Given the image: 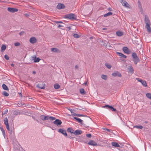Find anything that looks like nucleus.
I'll return each mask as SVG.
<instances>
[{"instance_id":"nucleus-28","label":"nucleus","mask_w":151,"mask_h":151,"mask_svg":"<svg viewBox=\"0 0 151 151\" xmlns=\"http://www.w3.org/2000/svg\"><path fill=\"white\" fill-rule=\"evenodd\" d=\"M112 14V13L111 12H109L105 14L104 15V17H106L110 15H111Z\"/></svg>"},{"instance_id":"nucleus-38","label":"nucleus","mask_w":151,"mask_h":151,"mask_svg":"<svg viewBox=\"0 0 151 151\" xmlns=\"http://www.w3.org/2000/svg\"><path fill=\"white\" fill-rule=\"evenodd\" d=\"M40 60V59L39 58H36L35 60L34 61V63H37L39 62Z\"/></svg>"},{"instance_id":"nucleus-9","label":"nucleus","mask_w":151,"mask_h":151,"mask_svg":"<svg viewBox=\"0 0 151 151\" xmlns=\"http://www.w3.org/2000/svg\"><path fill=\"white\" fill-rule=\"evenodd\" d=\"M58 132L63 134L65 137L67 136V134L65 130L61 128L58 129Z\"/></svg>"},{"instance_id":"nucleus-32","label":"nucleus","mask_w":151,"mask_h":151,"mask_svg":"<svg viewBox=\"0 0 151 151\" xmlns=\"http://www.w3.org/2000/svg\"><path fill=\"white\" fill-rule=\"evenodd\" d=\"M60 86L58 84H55L54 85V88L55 89H58L59 88H60Z\"/></svg>"},{"instance_id":"nucleus-1","label":"nucleus","mask_w":151,"mask_h":151,"mask_svg":"<svg viewBox=\"0 0 151 151\" xmlns=\"http://www.w3.org/2000/svg\"><path fill=\"white\" fill-rule=\"evenodd\" d=\"M145 22L146 24L145 28L147 29L148 32H151V28L150 27V22L148 17L146 16H145Z\"/></svg>"},{"instance_id":"nucleus-30","label":"nucleus","mask_w":151,"mask_h":151,"mask_svg":"<svg viewBox=\"0 0 151 151\" xmlns=\"http://www.w3.org/2000/svg\"><path fill=\"white\" fill-rule=\"evenodd\" d=\"M101 78L104 80H106L107 79V77L106 75H102L101 76Z\"/></svg>"},{"instance_id":"nucleus-13","label":"nucleus","mask_w":151,"mask_h":151,"mask_svg":"<svg viewBox=\"0 0 151 151\" xmlns=\"http://www.w3.org/2000/svg\"><path fill=\"white\" fill-rule=\"evenodd\" d=\"M112 75L114 77L117 76L118 77H120L122 76L121 74L118 71H116L115 72L113 73L112 74Z\"/></svg>"},{"instance_id":"nucleus-31","label":"nucleus","mask_w":151,"mask_h":151,"mask_svg":"<svg viewBox=\"0 0 151 151\" xmlns=\"http://www.w3.org/2000/svg\"><path fill=\"white\" fill-rule=\"evenodd\" d=\"M134 127L138 129H142L143 128V127L141 125H139V126H134Z\"/></svg>"},{"instance_id":"nucleus-58","label":"nucleus","mask_w":151,"mask_h":151,"mask_svg":"<svg viewBox=\"0 0 151 151\" xmlns=\"http://www.w3.org/2000/svg\"><path fill=\"white\" fill-rule=\"evenodd\" d=\"M68 29H69V30L71 29V28H70V27H67Z\"/></svg>"},{"instance_id":"nucleus-49","label":"nucleus","mask_w":151,"mask_h":151,"mask_svg":"<svg viewBox=\"0 0 151 151\" xmlns=\"http://www.w3.org/2000/svg\"><path fill=\"white\" fill-rule=\"evenodd\" d=\"M103 129L108 132H109L110 131V129L107 128H103Z\"/></svg>"},{"instance_id":"nucleus-17","label":"nucleus","mask_w":151,"mask_h":151,"mask_svg":"<svg viewBox=\"0 0 151 151\" xmlns=\"http://www.w3.org/2000/svg\"><path fill=\"white\" fill-rule=\"evenodd\" d=\"M51 51L52 52L59 53L60 52V50L56 48H51Z\"/></svg>"},{"instance_id":"nucleus-36","label":"nucleus","mask_w":151,"mask_h":151,"mask_svg":"<svg viewBox=\"0 0 151 151\" xmlns=\"http://www.w3.org/2000/svg\"><path fill=\"white\" fill-rule=\"evenodd\" d=\"M73 116H85L84 115H83L82 114H76V113H74L73 114Z\"/></svg>"},{"instance_id":"nucleus-53","label":"nucleus","mask_w":151,"mask_h":151,"mask_svg":"<svg viewBox=\"0 0 151 151\" xmlns=\"http://www.w3.org/2000/svg\"><path fill=\"white\" fill-rule=\"evenodd\" d=\"M108 10L109 11H111L112 9L111 8L109 7L108 9Z\"/></svg>"},{"instance_id":"nucleus-64","label":"nucleus","mask_w":151,"mask_h":151,"mask_svg":"<svg viewBox=\"0 0 151 151\" xmlns=\"http://www.w3.org/2000/svg\"><path fill=\"white\" fill-rule=\"evenodd\" d=\"M32 118H34V119H35V120H36V119H35V118H34V117H32Z\"/></svg>"},{"instance_id":"nucleus-46","label":"nucleus","mask_w":151,"mask_h":151,"mask_svg":"<svg viewBox=\"0 0 151 151\" xmlns=\"http://www.w3.org/2000/svg\"><path fill=\"white\" fill-rule=\"evenodd\" d=\"M6 60H9V58L8 56L6 55L4 56Z\"/></svg>"},{"instance_id":"nucleus-5","label":"nucleus","mask_w":151,"mask_h":151,"mask_svg":"<svg viewBox=\"0 0 151 151\" xmlns=\"http://www.w3.org/2000/svg\"><path fill=\"white\" fill-rule=\"evenodd\" d=\"M103 107L109 109V110H110L113 111H116V109L114 108L113 106L108 105L104 106Z\"/></svg>"},{"instance_id":"nucleus-59","label":"nucleus","mask_w":151,"mask_h":151,"mask_svg":"<svg viewBox=\"0 0 151 151\" xmlns=\"http://www.w3.org/2000/svg\"><path fill=\"white\" fill-rule=\"evenodd\" d=\"M19 95L21 96H22V93H19Z\"/></svg>"},{"instance_id":"nucleus-51","label":"nucleus","mask_w":151,"mask_h":151,"mask_svg":"<svg viewBox=\"0 0 151 151\" xmlns=\"http://www.w3.org/2000/svg\"><path fill=\"white\" fill-rule=\"evenodd\" d=\"M24 31H22L19 33V35L20 36H22V35H23L24 34Z\"/></svg>"},{"instance_id":"nucleus-16","label":"nucleus","mask_w":151,"mask_h":151,"mask_svg":"<svg viewBox=\"0 0 151 151\" xmlns=\"http://www.w3.org/2000/svg\"><path fill=\"white\" fill-rule=\"evenodd\" d=\"M122 50L125 53L128 54H129V49L127 47H124L123 48Z\"/></svg>"},{"instance_id":"nucleus-15","label":"nucleus","mask_w":151,"mask_h":151,"mask_svg":"<svg viewBox=\"0 0 151 151\" xmlns=\"http://www.w3.org/2000/svg\"><path fill=\"white\" fill-rule=\"evenodd\" d=\"M88 144L89 145H91L93 146L97 145V143L93 140H90L88 143Z\"/></svg>"},{"instance_id":"nucleus-29","label":"nucleus","mask_w":151,"mask_h":151,"mask_svg":"<svg viewBox=\"0 0 151 151\" xmlns=\"http://www.w3.org/2000/svg\"><path fill=\"white\" fill-rule=\"evenodd\" d=\"M6 49V46L5 45H3L1 47V50L2 52L4 51Z\"/></svg>"},{"instance_id":"nucleus-61","label":"nucleus","mask_w":151,"mask_h":151,"mask_svg":"<svg viewBox=\"0 0 151 151\" xmlns=\"http://www.w3.org/2000/svg\"><path fill=\"white\" fill-rule=\"evenodd\" d=\"M59 23H62V21H59Z\"/></svg>"},{"instance_id":"nucleus-26","label":"nucleus","mask_w":151,"mask_h":151,"mask_svg":"<svg viewBox=\"0 0 151 151\" xmlns=\"http://www.w3.org/2000/svg\"><path fill=\"white\" fill-rule=\"evenodd\" d=\"M129 71L131 72H133L134 69L133 67L131 66H129L128 68Z\"/></svg>"},{"instance_id":"nucleus-7","label":"nucleus","mask_w":151,"mask_h":151,"mask_svg":"<svg viewBox=\"0 0 151 151\" xmlns=\"http://www.w3.org/2000/svg\"><path fill=\"white\" fill-rule=\"evenodd\" d=\"M122 5L127 8H129L130 5L125 0H122L121 2Z\"/></svg>"},{"instance_id":"nucleus-11","label":"nucleus","mask_w":151,"mask_h":151,"mask_svg":"<svg viewBox=\"0 0 151 151\" xmlns=\"http://www.w3.org/2000/svg\"><path fill=\"white\" fill-rule=\"evenodd\" d=\"M65 6L63 4L59 3L57 6V8L59 9H64Z\"/></svg>"},{"instance_id":"nucleus-52","label":"nucleus","mask_w":151,"mask_h":151,"mask_svg":"<svg viewBox=\"0 0 151 151\" xmlns=\"http://www.w3.org/2000/svg\"><path fill=\"white\" fill-rule=\"evenodd\" d=\"M63 27V26L61 25H60V24L58 25V27L59 28L60 27Z\"/></svg>"},{"instance_id":"nucleus-48","label":"nucleus","mask_w":151,"mask_h":151,"mask_svg":"<svg viewBox=\"0 0 151 151\" xmlns=\"http://www.w3.org/2000/svg\"><path fill=\"white\" fill-rule=\"evenodd\" d=\"M6 127L8 130L9 131L10 130V129L9 124L6 125Z\"/></svg>"},{"instance_id":"nucleus-47","label":"nucleus","mask_w":151,"mask_h":151,"mask_svg":"<svg viewBox=\"0 0 151 151\" xmlns=\"http://www.w3.org/2000/svg\"><path fill=\"white\" fill-rule=\"evenodd\" d=\"M86 136L87 137H88L89 138H90L91 137V134H87L86 135Z\"/></svg>"},{"instance_id":"nucleus-37","label":"nucleus","mask_w":151,"mask_h":151,"mask_svg":"<svg viewBox=\"0 0 151 151\" xmlns=\"http://www.w3.org/2000/svg\"><path fill=\"white\" fill-rule=\"evenodd\" d=\"M132 56L133 58L138 57L137 55V54L135 52L133 53L132 54Z\"/></svg>"},{"instance_id":"nucleus-44","label":"nucleus","mask_w":151,"mask_h":151,"mask_svg":"<svg viewBox=\"0 0 151 151\" xmlns=\"http://www.w3.org/2000/svg\"><path fill=\"white\" fill-rule=\"evenodd\" d=\"M14 45L15 46H19L20 45V43L19 42H17L14 43Z\"/></svg>"},{"instance_id":"nucleus-10","label":"nucleus","mask_w":151,"mask_h":151,"mask_svg":"<svg viewBox=\"0 0 151 151\" xmlns=\"http://www.w3.org/2000/svg\"><path fill=\"white\" fill-rule=\"evenodd\" d=\"M7 10L9 12L14 13L15 12H17L18 11V9L16 8H13L8 7L7 8Z\"/></svg>"},{"instance_id":"nucleus-6","label":"nucleus","mask_w":151,"mask_h":151,"mask_svg":"<svg viewBox=\"0 0 151 151\" xmlns=\"http://www.w3.org/2000/svg\"><path fill=\"white\" fill-rule=\"evenodd\" d=\"M53 123L57 126L59 127L62 124V122L59 119H56L55 121L53 122Z\"/></svg>"},{"instance_id":"nucleus-25","label":"nucleus","mask_w":151,"mask_h":151,"mask_svg":"<svg viewBox=\"0 0 151 151\" xmlns=\"http://www.w3.org/2000/svg\"><path fill=\"white\" fill-rule=\"evenodd\" d=\"M116 35L119 37L123 35V33L120 31H118L116 32Z\"/></svg>"},{"instance_id":"nucleus-62","label":"nucleus","mask_w":151,"mask_h":151,"mask_svg":"<svg viewBox=\"0 0 151 151\" xmlns=\"http://www.w3.org/2000/svg\"><path fill=\"white\" fill-rule=\"evenodd\" d=\"M106 29V28H103V29L104 30H105Z\"/></svg>"},{"instance_id":"nucleus-63","label":"nucleus","mask_w":151,"mask_h":151,"mask_svg":"<svg viewBox=\"0 0 151 151\" xmlns=\"http://www.w3.org/2000/svg\"><path fill=\"white\" fill-rule=\"evenodd\" d=\"M32 118H34V119H35V120H36V119H35V118H34V117H32Z\"/></svg>"},{"instance_id":"nucleus-40","label":"nucleus","mask_w":151,"mask_h":151,"mask_svg":"<svg viewBox=\"0 0 151 151\" xmlns=\"http://www.w3.org/2000/svg\"><path fill=\"white\" fill-rule=\"evenodd\" d=\"M105 65L109 69H110L111 67V65L109 64H106Z\"/></svg>"},{"instance_id":"nucleus-8","label":"nucleus","mask_w":151,"mask_h":151,"mask_svg":"<svg viewBox=\"0 0 151 151\" xmlns=\"http://www.w3.org/2000/svg\"><path fill=\"white\" fill-rule=\"evenodd\" d=\"M36 87L38 88L43 89L45 88V84L43 83H41L37 85Z\"/></svg>"},{"instance_id":"nucleus-3","label":"nucleus","mask_w":151,"mask_h":151,"mask_svg":"<svg viewBox=\"0 0 151 151\" xmlns=\"http://www.w3.org/2000/svg\"><path fill=\"white\" fill-rule=\"evenodd\" d=\"M65 18L72 20L76 19V16L73 14L70 13L66 15Z\"/></svg>"},{"instance_id":"nucleus-34","label":"nucleus","mask_w":151,"mask_h":151,"mask_svg":"<svg viewBox=\"0 0 151 151\" xmlns=\"http://www.w3.org/2000/svg\"><path fill=\"white\" fill-rule=\"evenodd\" d=\"M146 97L148 99L151 100V93H147L146 94Z\"/></svg>"},{"instance_id":"nucleus-14","label":"nucleus","mask_w":151,"mask_h":151,"mask_svg":"<svg viewBox=\"0 0 151 151\" xmlns=\"http://www.w3.org/2000/svg\"><path fill=\"white\" fill-rule=\"evenodd\" d=\"M37 41L36 38L35 37H31L29 39V41L32 44L35 43Z\"/></svg>"},{"instance_id":"nucleus-41","label":"nucleus","mask_w":151,"mask_h":151,"mask_svg":"<svg viewBox=\"0 0 151 151\" xmlns=\"http://www.w3.org/2000/svg\"><path fill=\"white\" fill-rule=\"evenodd\" d=\"M8 112V111L7 109H6L2 112V114L3 115L6 114Z\"/></svg>"},{"instance_id":"nucleus-23","label":"nucleus","mask_w":151,"mask_h":151,"mask_svg":"<svg viewBox=\"0 0 151 151\" xmlns=\"http://www.w3.org/2000/svg\"><path fill=\"white\" fill-rule=\"evenodd\" d=\"M138 7L140 10L142 11V5L140 1L139 0L138 1Z\"/></svg>"},{"instance_id":"nucleus-4","label":"nucleus","mask_w":151,"mask_h":151,"mask_svg":"<svg viewBox=\"0 0 151 151\" xmlns=\"http://www.w3.org/2000/svg\"><path fill=\"white\" fill-rule=\"evenodd\" d=\"M136 79L139 82H140L144 87H146L147 86V83L146 81L143 80L139 78H136Z\"/></svg>"},{"instance_id":"nucleus-60","label":"nucleus","mask_w":151,"mask_h":151,"mask_svg":"<svg viewBox=\"0 0 151 151\" xmlns=\"http://www.w3.org/2000/svg\"><path fill=\"white\" fill-rule=\"evenodd\" d=\"M11 65L12 66V67L14 66V65L13 63L11 64Z\"/></svg>"},{"instance_id":"nucleus-35","label":"nucleus","mask_w":151,"mask_h":151,"mask_svg":"<svg viewBox=\"0 0 151 151\" xmlns=\"http://www.w3.org/2000/svg\"><path fill=\"white\" fill-rule=\"evenodd\" d=\"M2 94L5 96H8L9 95V94L6 91H4L2 93Z\"/></svg>"},{"instance_id":"nucleus-33","label":"nucleus","mask_w":151,"mask_h":151,"mask_svg":"<svg viewBox=\"0 0 151 151\" xmlns=\"http://www.w3.org/2000/svg\"><path fill=\"white\" fill-rule=\"evenodd\" d=\"M4 124L6 125V126L9 124L8 120L6 118H5L4 119Z\"/></svg>"},{"instance_id":"nucleus-43","label":"nucleus","mask_w":151,"mask_h":151,"mask_svg":"<svg viewBox=\"0 0 151 151\" xmlns=\"http://www.w3.org/2000/svg\"><path fill=\"white\" fill-rule=\"evenodd\" d=\"M0 129H1V131L2 132V134H3V135H5V132L4 131V130L3 129L2 127H0Z\"/></svg>"},{"instance_id":"nucleus-45","label":"nucleus","mask_w":151,"mask_h":151,"mask_svg":"<svg viewBox=\"0 0 151 151\" xmlns=\"http://www.w3.org/2000/svg\"><path fill=\"white\" fill-rule=\"evenodd\" d=\"M36 58V56L35 55H33V56H32V60H35V58Z\"/></svg>"},{"instance_id":"nucleus-57","label":"nucleus","mask_w":151,"mask_h":151,"mask_svg":"<svg viewBox=\"0 0 151 151\" xmlns=\"http://www.w3.org/2000/svg\"><path fill=\"white\" fill-rule=\"evenodd\" d=\"M55 22V23H56V24H58V23H59V21H55L54 22Z\"/></svg>"},{"instance_id":"nucleus-19","label":"nucleus","mask_w":151,"mask_h":151,"mask_svg":"<svg viewBox=\"0 0 151 151\" xmlns=\"http://www.w3.org/2000/svg\"><path fill=\"white\" fill-rule=\"evenodd\" d=\"M116 54L118 55L121 58H127V56L123 54H122L121 52H116Z\"/></svg>"},{"instance_id":"nucleus-39","label":"nucleus","mask_w":151,"mask_h":151,"mask_svg":"<svg viewBox=\"0 0 151 151\" xmlns=\"http://www.w3.org/2000/svg\"><path fill=\"white\" fill-rule=\"evenodd\" d=\"M73 36L75 38H78L80 37V36L77 34H74Z\"/></svg>"},{"instance_id":"nucleus-18","label":"nucleus","mask_w":151,"mask_h":151,"mask_svg":"<svg viewBox=\"0 0 151 151\" xmlns=\"http://www.w3.org/2000/svg\"><path fill=\"white\" fill-rule=\"evenodd\" d=\"M132 60L135 64L136 65L138 62H140V60L138 57L133 58Z\"/></svg>"},{"instance_id":"nucleus-42","label":"nucleus","mask_w":151,"mask_h":151,"mask_svg":"<svg viewBox=\"0 0 151 151\" xmlns=\"http://www.w3.org/2000/svg\"><path fill=\"white\" fill-rule=\"evenodd\" d=\"M66 137H67L68 138H70V139H73V140L74 139L76 138V137H72L70 135H67V136H66Z\"/></svg>"},{"instance_id":"nucleus-2","label":"nucleus","mask_w":151,"mask_h":151,"mask_svg":"<svg viewBox=\"0 0 151 151\" xmlns=\"http://www.w3.org/2000/svg\"><path fill=\"white\" fill-rule=\"evenodd\" d=\"M40 118L43 121H46L48 119H50L53 120L56 119L55 118L49 116H46L44 115H41L40 116Z\"/></svg>"},{"instance_id":"nucleus-27","label":"nucleus","mask_w":151,"mask_h":151,"mask_svg":"<svg viewBox=\"0 0 151 151\" xmlns=\"http://www.w3.org/2000/svg\"><path fill=\"white\" fill-rule=\"evenodd\" d=\"M80 92L81 94L83 95H84L86 93L84 90L83 88H81L80 90Z\"/></svg>"},{"instance_id":"nucleus-50","label":"nucleus","mask_w":151,"mask_h":151,"mask_svg":"<svg viewBox=\"0 0 151 151\" xmlns=\"http://www.w3.org/2000/svg\"><path fill=\"white\" fill-rule=\"evenodd\" d=\"M69 110L70 111V112L72 113V115L73 116V114L75 113L73 111V110L72 109H69Z\"/></svg>"},{"instance_id":"nucleus-20","label":"nucleus","mask_w":151,"mask_h":151,"mask_svg":"<svg viewBox=\"0 0 151 151\" xmlns=\"http://www.w3.org/2000/svg\"><path fill=\"white\" fill-rule=\"evenodd\" d=\"M67 131L68 132H70L71 133L74 134V130L71 127H69L67 129Z\"/></svg>"},{"instance_id":"nucleus-21","label":"nucleus","mask_w":151,"mask_h":151,"mask_svg":"<svg viewBox=\"0 0 151 151\" xmlns=\"http://www.w3.org/2000/svg\"><path fill=\"white\" fill-rule=\"evenodd\" d=\"M74 119H76L77 122L81 124H82L83 121L80 119L76 117H74Z\"/></svg>"},{"instance_id":"nucleus-56","label":"nucleus","mask_w":151,"mask_h":151,"mask_svg":"<svg viewBox=\"0 0 151 151\" xmlns=\"http://www.w3.org/2000/svg\"><path fill=\"white\" fill-rule=\"evenodd\" d=\"M84 84L85 86H87V82H85V83H84Z\"/></svg>"},{"instance_id":"nucleus-54","label":"nucleus","mask_w":151,"mask_h":151,"mask_svg":"<svg viewBox=\"0 0 151 151\" xmlns=\"http://www.w3.org/2000/svg\"><path fill=\"white\" fill-rule=\"evenodd\" d=\"M78 66L76 65L75 66V68L76 69H78Z\"/></svg>"},{"instance_id":"nucleus-24","label":"nucleus","mask_w":151,"mask_h":151,"mask_svg":"<svg viewBox=\"0 0 151 151\" xmlns=\"http://www.w3.org/2000/svg\"><path fill=\"white\" fill-rule=\"evenodd\" d=\"M2 87L4 89L6 90H9L8 87L5 84H2Z\"/></svg>"},{"instance_id":"nucleus-55","label":"nucleus","mask_w":151,"mask_h":151,"mask_svg":"<svg viewBox=\"0 0 151 151\" xmlns=\"http://www.w3.org/2000/svg\"><path fill=\"white\" fill-rule=\"evenodd\" d=\"M36 72L35 71H33V72H32V73L33 74H36Z\"/></svg>"},{"instance_id":"nucleus-12","label":"nucleus","mask_w":151,"mask_h":151,"mask_svg":"<svg viewBox=\"0 0 151 151\" xmlns=\"http://www.w3.org/2000/svg\"><path fill=\"white\" fill-rule=\"evenodd\" d=\"M82 133V131L80 129H77L74 131V134L76 135H78L81 134Z\"/></svg>"},{"instance_id":"nucleus-22","label":"nucleus","mask_w":151,"mask_h":151,"mask_svg":"<svg viewBox=\"0 0 151 151\" xmlns=\"http://www.w3.org/2000/svg\"><path fill=\"white\" fill-rule=\"evenodd\" d=\"M111 145L115 147H119V145L116 142H111Z\"/></svg>"}]
</instances>
